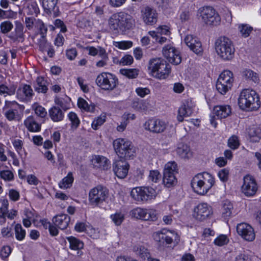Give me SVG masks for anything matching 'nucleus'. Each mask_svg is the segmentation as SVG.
Segmentation results:
<instances>
[{
    "mask_svg": "<svg viewBox=\"0 0 261 261\" xmlns=\"http://www.w3.org/2000/svg\"><path fill=\"white\" fill-rule=\"evenodd\" d=\"M135 19L128 13L120 12L113 14L108 20L110 28L122 32L129 30L135 25Z\"/></svg>",
    "mask_w": 261,
    "mask_h": 261,
    "instance_id": "1",
    "label": "nucleus"
},
{
    "mask_svg": "<svg viewBox=\"0 0 261 261\" xmlns=\"http://www.w3.org/2000/svg\"><path fill=\"white\" fill-rule=\"evenodd\" d=\"M215 184L213 176L208 172L198 173L192 179L191 185L194 191L199 195H205Z\"/></svg>",
    "mask_w": 261,
    "mask_h": 261,
    "instance_id": "2",
    "label": "nucleus"
},
{
    "mask_svg": "<svg viewBox=\"0 0 261 261\" xmlns=\"http://www.w3.org/2000/svg\"><path fill=\"white\" fill-rule=\"evenodd\" d=\"M238 105L243 110L253 111L257 110L260 104L259 97L254 90L244 89L240 93Z\"/></svg>",
    "mask_w": 261,
    "mask_h": 261,
    "instance_id": "3",
    "label": "nucleus"
},
{
    "mask_svg": "<svg viewBox=\"0 0 261 261\" xmlns=\"http://www.w3.org/2000/svg\"><path fill=\"white\" fill-rule=\"evenodd\" d=\"M217 55L223 60L230 61L234 55L235 48L232 42L228 38L222 36L218 38L215 43Z\"/></svg>",
    "mask_w": 261,
    "mask_h": 261,
    "instance_id": "4",
    "label": "nucleus"
},
{
    "mask_svg": "<svg viewBox=\"0 0 261 261\" xmlns=\"http://www.w3.org/2000/svg\"><path fill=\"white\" fill-rule=\"evenodd\" d=\"M113 146L116 153L121 158L129 159L135 156L136 148L127 139H117L113 142Z\"/></svg>",
    "mask_w": 261,
    "mask_h": 261,
    "instance_id": "5",
    "label": "nucleus"
},
{
    "mask_svg": "<svg viewBox=\"0 0 261 261\" xmlns=\"http://www.w3.org/2000/svg\"><path fill=\"white\" fill-rule=\"evenodd\" d=\"M18 108L23 111L24 107L15 101L5 100L2 108V113L9 121H19L22 118V112L19 113Z\"/></svg>",
    "mask_w": 261,
    "mask_h": 261,
    "instance_id": "6",
    "label": "nucleus"
},
{
    "mask_svg": "<svg viewBox=\"0 0 261 261\" xmlns=\"http://www.w3.org/2000/svg\"><path fill=\"white\" fill-rule=\"evenodd\" d=\"M201 21L206 25L216 26L220 24L221 18L218 12L212 7L205 6L198 10Z\"/></svg>",
    "mask_w": 261,
    "mask_h": 261,
    "instance_id": "7",
    "label": "nucleus"
},
{
    "mask_svg": "<svg viewBox=\"0 0 261 261\" xmlns=\"http://www.w3.org/2000/svg\"><path fill=\"white\" fill-rule=\"evenodd\" d=\"M95 82L98 87L106 91L114 90L119 83L116 76L109 72H102L99 74L97 76Z\"/></svg>",
    "mask_w": 261,
    "mask_h": 261,
    "instance_id": "8",
    "label": "nucleus"
},
{
    "mask_svg": "<svg viewBox=\"0 0 261 261\" xmlns=\"http://www.w3.org/2000/svg\"><path fill=\"white\" fill-rule=\"evenodd\" d=\"M233 74L229 70H224L219 75L216 83V88L221 94H225L231 89L233 83Z\"/></svg>",
    "mask_w": 261,
    "mask_h": 261,
    "instance_id": "9",
    "label": "nucleus"
},
{
    "mask_svg": "<svg viewBox=\"0 0 261 261\" xmlns=\"http://www.w3.org/2000/svg\"><path fill=\"white\" fill-rule=\"evenodd\" d=\"M108 195V190L98 185L90 190L88 196L89 203L93 206H97L106 200Z\"/></svg>",
    "mask_w": 261,
    "mask_h": 261,
    "instance_id": "10",
    "label": "nucleus"
},
{
    "mask_svg": "<svg viewBox=\"0 0 261 261\" xmlns=\"http://www.w3.org/2000/svg\"><path fill=\"white\" fill-rule=\"evenodd\" d=\"M130 195L138 201H147L155 197V191L149 187H137L132 190Z\"/></svg>",
    "mask_w": 261,
    "mask_h": 261,
    "instance_id": "11",
    "label": "nucleus"
},
{
    "mask_svg": "<svg viewBox=\"0 0 261 261\" xmlns=\"http://www.w3.org/2000/svg\"><path fill=\"white\" fill-rule=\"evenodd\" d=\"M177 173V166L175 162H168L164 168L163 183L168 188L174 186L177 182L175 174Z\"/></svg>",
    "mask_w": 261,
    "mask_h": 261,
    "instance_id": "12",
    "label": "nucleus"
},
{
    "mask_svg": "<svg viewBox=\"0 0 261 261\" xmlns=\"http://www.w3.org/2000/svg\"><path fill=\"white\" fill-rule=\"evenodd\" d=\"M163 55L168 61L174 65H178L181 62L179 51L174 47L167 45L163 48Z\"/></svg>",
    "mask_w": 261,
    "mask_h": 261,
    "instance_id": "13",
    "label": "nucleus"
},
{
    "mask_svg": "<svg viewBox=\"0 0 261 261\" xmlns=\"http://www.w3.org/2000/svg\"><path fill=\"white\" fill-rule=\"evenodd\" d=\"M132 217L137 219H141L145 221L156 220L157 217L155 212L141 207H136L130 212Z\"/></svg>",
    "mask_w": 261,
    "mask_h": 261,
    "instance_id": "14",
    "label": "nucleus"
},
{
    "mask_svg": "<svg viewBox=\"0 0 261 261\" xmlns=\"http://www.w3.org/2000/svg\"><path fill=\"white\" fill-rule=\"evenodd\" d=\"M212 214V207L205 203L198 204L194 209L193 216L200 221L205 220Z\"/></svg>",
    "mask_w": 261,
    "mask_h": 261,
    "instance_id": "15",
    "label": "nucleus"
},
{
    "mask_svg": "<svg viewBox=\"0 0 261 261\" xmlns=\"http://www.w3.org/2000/svg\"><path fill=\"white\" fill-rule=\"evenodd\" d=\"M237 231L238 234L246 241H253L255 238L254 229L247 223L239 224L237 226Z\"/></svg>",
    "mask_w": 261,
    "mask_h": 261,
    "instance_id": "16",
    "label": "nucleus"
},
{
    "mask_svg": "<svg viewBox=\"0 0 261 261\" xmlns=\"http://www.w3.org/2000/svg\"><path fill=\"white\" fill-rule=\"evenodd\" d=\"M257 190V186L254 178L250 175H246L242 186V192L247 196H252L255 194Z\"/></svg>",
    "mask_w": 261,
    "mask_h": 261,
    "instance_id": "17",
    "label": "nucleus"
},
{
    "mask_svg": "<svg viewBox=\"0 0 261 261\" xmlns=\"http://www.w3.org/2000/svg\"><path fill=\"white\" fill-rule=\"evenodd\" d=\"M129 169V165L125 160H116L113 164V170L115 174L121 179L127 176Z\"/></svg>",
    "mask_w": 261,
    "mask_h": 261,
    "instance_id": "18",
    "label": "nucleus"
},
{
    "mask_svg": "<svg viewBox=\"0 0 261 261\" xmlns=\"http://www.w3.org/2000/svg\"><path fill=\"white\" fill-rule=\"evenodd\" d=\"M166 127V123L160 119H149L144 124V127L146 130L156 134L164 132Z\"/></svg>",
    "mask_w": 261,
    "mask_h": 261,
    "instance_id": "19",
    "label": "nucleus"
},
{
    "mask_svg": "<svg viewBox=\"0 0 261 261\" xmlns=\"http://www.w3.org/2000/svg\"><path fill=\"white\" fill-rule=\"evenodd\" d=\"M154 237L156 241L161 243L165 242L167 244H171L173 242V239H174L175 241L179 240V237L177 236V233L166 230H163L160 232H156Z\"/></svg>",
    "mask_w": 261,
    "mask_h": 261,
    "instance_id": "20",
    "label": "nucleus"
},
{
    "mask_svg": "<svg viewBox=\"0 0 261 261\" xmlns=\"http://www.w3.org/2000/svg\"><path fill=\"white\" fill-rule=\"evenodd\" d=\"M143 21L147 25H153L158 20V13L155 9L146 7L141 11Z\"/></svg>",
    "mask_w": 261,
    "mask_h": 261,
    "instance_id": "21",
    "label": "nucleus"
},
{
    "mask_svg": "<svg viewBox=\"0 0 261 261\" xmlns=\"http://www.w3.org/2000/svg\"><path fill=\"white\" fill-rule=\"evenodd\" d=\"M186 45L195 54H201L203 51L202 44L199 40L192 35H187L184 39Z\"/></svg>",
    "mask_w": 261,
    "mask_h": 261,
    "instance_id": "22",
    "label": "nucleus"
},
{
    "mask_svg": "<svg viewBox=\"0 0 261 261\" xmlns=\"http://www.w3.org/2000/svg\"><path fill=\"white\" fill-rule=\"evenodd\" d=\"M52 221L55 225L63 230L67 228L70 221V217L67 214H61L54 216Z\"/></svg>",
    "mask_w": 261,
    "mask_h": 261,
    "instance_id": "23",
    "label": "nucleus"
},
{
    "mask_svg": "<svg viewBox=\"0 0 261 261\" xmlns=\"http://www.w3.org/2000/svg\"><path fill=\"white\" fill-rule=\"evenodd\" d=\"M24 27L22 23L19 21H15L14 31L11 33L9 37L13 41H21L24 39Z\"/></svg>",
    "mask_w": 261,
    "mask_h": 261,
    "instance_id": "24",
    "label": "nucleus"
},
{
    "mask_svg": "<svg viewBox=\"0 0 261 261\" xmlns=\"http://www.w3.org/2000/svg\"><path fill=\"white\" fill-rule=\"evenodd\" d=\"M213 113L218 118H225L231 113V109L229 106H217L213 109Z\"/></svg>",
    "mask_w": 261,
    "mask_h": 261,
    "instance_id": "25",
    "label": "nucleus"
},
{
    "mask_svg": "<svg viewBox=\"0 0 261 261\" xmlns=\"http://www.w3.org/2000/svg\"><path fill=\"white\" fill-rule=\"evenodd\" d=\"M34 94L33 91L29 85H24L17 90L18 97L22 100H30Z\"/></svg>",
    "mask_w": 261,
    "mask_h": 261,
    "instance_id": "26",
    "label": "nucleus"
},
{
    "mask_svg": "<svg viewBox=\"0 0 261 261\" xmlns=\"http://www.w3.org/2000/svg\"><path fill=\"white\" fill-rule=\"evenodd\" d=\"M92 161L96 167L103 170H107L110 168L109 160L103 156L95 155Z\"/></svg>",
    "mask_w": 261,
    "mask_h": 261,
    "instance_id": "27",
    "label": "nucleus"
},
{
    "mask_svg": "<svg viewBox=\"0 0 261 261\" xmlns=\"http://www.w3.org/2000/svg\"><path fill=\"white\" fill-rule=\"evenodd\" d=\"M27 129L31 132H38L41 129V125L38 123L33 116H29L24 121Z\"/></svg>",
    "mask_w": 261,
    "mask_h": 261,
    "instance_id": "28",
    "label": "nucleus"
},
{
    "mask_svg": "<svg viewBox=\"0 0 261 261\" xmlns=\"http://www.w3.org/2000/svg\"><path fill=\"white\" fill-rule=\"evenodd\" d=\"M158 69L155 73H153V76L159 79H165L167 77L170 72L169 65L166 64V62H163V64Z\"/></svg>",
    "mask_w": 261,
    "mask_h": 261,
    "instance_id": "29",
    "label": "nucleus"
},
{
    "mask_svg": "<svg viewBox=\"0 0 261 261\" xmlns=\"http://www.w3.org/2000/svg\"><path fill=\"white\" fill-rule=\"evenodd\" d=\"M164 59L161 58H153L149 60L148 69L150 73L153 76V73L154 74L157 71L158 69L160 68L164 62Z\"/></svg>",
    "mask_w": 261,
    "mask_h": 261,
    "instance_id": "30",
    "label": "nucleus"
},
{
    "mask_svg": "<svg viewBox=\"0 0 261 261\" xmlns=\"http://www.w3.org/2000/svg\"><path fill=\"white\" fill-rule=\"evenodd\" d=\"M49 115L54 122L61 121L64 118L63 112L60 108L57 107H53L49 110Z\"/></svg>",
    "mask_w": 261,
    "mask_h": 261,
    "instance_id": "31",
    "label": "nucleus"
},
{
    "mask_svg": "<svg viewBox=\"0 0 261 261\" xmlns=\"http://www.w3.org/2000/svg\"><path fill=\"white\" fill-rule=\"evenodd\" d=\"M192 108L186 105H182L178 109L177 119L178 121L182 122L184 118L189 117L192 114Z\"/></svg>",
    "mask_w": 261,
    "mask_h": 261,
    "instance_id": "32",
    "label": "nucleus"
},
{
    "mask_svg": "<svg viewBox=\"0 0 261 261\" xmlns=\"http://www.w3.org/2000/svg\"><path fill=\"white\" fill-rule=\"evenodd\" d=\"M35 90L38 93H45L47 90V82L43 77H38L34 86Z\"/></svg>",
    "mask_w": 261,
    "mask_h": 261,
    "instance_id": "33",
    "label": "nucleus"
},
{
    "mask_svg": "<svg viewBox=\"0 0 261 261\" xmlns=\"http://www.w3.org/2000/svg\"><path fill=\"white\" fill-rule=\"evenodd\" d=\"M176 152L181 158H189L191 156L189 147L182 143L178 144Z\"/></svg>",
    "mask_w": 261,
    "mask_h": 261,
    "instance_id": "34",
    "label": "nucleus"
},
{
    "mask_svg": "<svg viewBox=\"0 0 261 261\" xmlns=\"http://www.w3.org/2000/svg\"><path fill=\"white\" fill-rule=\"evenodd\" d=\"M233 209L232 204L229 201H224L222 208V216L225 219L231 216L232 211Z\"/></svg>",
    "mask_w": 261,
    "mask_h": 261,
    "instance_id": "35",
    "label": "nucleus"
},
{
    "mask_svg": "<svg viewBox=\"0 0 261 261\" xmlns=\"http://www.w3.org/2000/svg\"><path fill=\"white\" fill-rule=\"evenodd\" d=\"M77 105L79 108L83 111L88 112H93L95 110V105L91 103L89 105L88 102L83 98H79L78 99Z\"/></svg>",
    "mask_w": 261,
    "mask_h": 261,
    "instance_id": "36",
    "label": "nucleus"
},
{
    "mask_svg": "<svg viewBox=\"0 0 261 261\" xmlns=\"http://www.w3.org/2000/svg\"><path fill=\"white\" fill-rule=\"evenodd\" d=\"M248 135L252 142H257L261 138V128L258 127H252L249 129Z\"/></svg>",
    "mask_w": 261,
    "mask_h": 261,
    "instance_id": "37",
    "label": "nucleus"
},
{
    "mask_svg": "<svg viewBox=\"0 0 261 261\" xmlns=\"http://www.w3.org/2000/svg\"><path fill=\"white\" fill-rule=\"evenodd\" d=\"M16 89V86L12 85L7 86L4 84L0 85V94L4 95V96L7 95H13L15 94Z\"/></svg>",
    "mask_w": 261,
    "mask_h": 261,
    "instance_id": "38",
    "label": "nucleus"
},
{
    "mask_svg": "<svg viewBox=\"0 0 261 261\" xmlns=\"http://www.w3.org/2000/svg\"><path fill=\"white\" fill-rule=\"evenodd\" d=\"M46 35H35L36 43L39 46L40 49L43 51L45 50L47 46V41L46 38Z\"/></svg>",
    "mask_w": 261,
    "mask_h": 261,
    "instance_id": "39",
    "label": "nucleus"
},
{
    "mask_svg": "<svg viewBox=\"0 0 261 261\" xmlns=\"http://www.w3.org/2000/svg\"><path fill=\"white\" fill-rule=\"evenodd\" d=\"M139 70L136 68L134 69H121L120 73L127 77L128 79H135L139 74Z\"/></svg>",
    "mask_w": 261,
    "mask_h": 261,
    "instance_id": "40",
    "label": "nucleus"
},
{
    "mask_svg": "<svg viewBox=\"0 0 261 261\" xmlns=\"http://www.w3.org/2000/svg\"><path fill=\"white\" fill-rule=\"evenodd\" d=\"M57 0H44L42 2V6L46 13H51L55 11Z\"/></svg>",
    "mask_w": 261,
    "mask_h": 261,
    "instance_id": "41",
    "label": "nucleus"
},
{
    "mask_svg": "<svg viewBox=\"0 0 261 261\" xmlns=\"http://www.w3.org/2000/svg\"><path fill=\"white\" fill-rule=\"evenodd\" d=\"M70 244V248L73 250H79L83 248L84 244L82 242L74 237H70L67 238Z\"/></svg>",
    "mask_w": 261,
    "mask_h": 261,
    "instance_id": "42",
    "label": "nucleus"
},
{
    "mask_svg": "<svg viewBox=\"0 0 261 261\" xmlns=\"http://www.w3.org/2000/svg\"><path fill=\"white\" fill-rule=\"evenodd\" d=\"M134 250L136 254L143 259L148 257L150 255L148 250L143 246H135Z\"/></svg>",
    "mask_w": 261,
    "mask_h": 261,
    "instance_id": "43",
    "label": "nucleus"
},
{
    "mask_svg": "<svg viewBox=\"0 0 261 261\" xmlns=\"http://www.w3.org/2000/svg\"><path fill=\"white\" fill-rule=\"evenodd\" d=\"M68 117L71 121V127L72 130H75L79 126L80 121L77 115L72 112L68 114Z\"/></svg>",
    "mask_w": 261,
    "mask_h": 261,
    "instance_id": "44",
    "label": "nucleus"
},
{
    "mask_svg": "<svg viewBox=\"0 0 261 261\" xmlns=\"http://www.w3.org/2000/svg\"><path fill=\"white\" fill-rule=\"evenodd\" d=\"M239 30L241 36L246 38L253 31V28L246 24H241L239 25Z\"/></svg>",
    "mask_w": 261,
    "mask_h": 261,
    "instance_id": "45",
    "label": "nucleus"
},
{
    "mask_svg": "<svg viewBox=\"0 0 261 261\" xmlns=\"http://www.w3.org/2000/svg\"><path fill=\"white\" fill-rule=\"evenodd\" d=\"M243 76L247 80H249L257 83L259 81V77L257 74L253 71L249 69H246L243 72Z\"/></svg>",
    "mask_w": 261,
    "mask_h": 261,
    "instance_id": "46",
    "label": "nucleus"
},
{
    "mask_svg": "<svg viewBox=\"0 0 261 261\" xmlns=\"http://www.w3.org/2000/svg\"><path fill=\"white\" fill-rule=\"evenodd\" d=\"M73 181V177L71 173H69L67 176L64 177L62 180L59 183V187L61 188H69Z\"/></svg>",
    "mask_w": 261,
    "mask_h": 261,
    "instance_id": "47",
    "label": "nucleus"
},
{
    "mask_svg": "<svg viewBox=\"0 0 261 261\" xmlns=\"http://www.w3.org/2000/svg\"><path fill=\"white\" fill-rule=\"evenodd\" d=\"M13 24L9 20H6L1 22L0 24L1 32L3 34H7L9 33L13 29Z\"/></svg>",
    "mask_w": 261,
    "mask_h": 261,
    "instance_id": "48",
    "label": "nucleus"
},
{
    "mask_svg": "<svg viewBox=\"0 0 261 261\" xmlns=\"http://www.w3.org/2000/svg\"><path fill=\"white\" fill-rule=\"evenodd\" d=\"M15 233L17 240L21 241L24 239L25 236V231L20 224H17L15 226Z\"/></svg>",
    "mask_w": 261,
    "mask_h": 261,
    "instance_id": "49",
    "label": "nucleus"
},
{
    "mask_svg": "<svg viewBox=\"0 0 261 261\" xmlns=\"http://www.w3.org/2000/svg\"><path fill=\"white\" fill-rule=\"evenodd\" d=\"M228 242L229 239L226 235L220 234L215 239L214 243L218 246H223L227 244Z\"/></svg>",
    "mask_w": 261,
    "mask_h": 261,
    "instance_id": "50",
    "label": "nucleus"
},
{
    "mask_svg": "<svg viewBox=\"0 0 261 261\" xmlns=\"http://www.w3.org/2000/svg\"><path fill=\"white\" fill-rule=\"evenodd\" d=\"M28 14L29 15H37L39 12V9L37 4L36 2H32L29 4L27 7Z\"/></svg>",
    "mask_w": 261,
    "mask_h": 261,
    "instance_id": "51",
    "label": "nucleus"
},
{
    "mask_svg": "<svg viewBox=\"0 0 261 261\" xmlns=\"http://www.w3.org/2000/svg\"><path fill=\"white\" fill-rule=\"evenodd\" d=\"M228 146L232 149H236L240 146L238 137L233 135L228 140Z\"/></svg>",
    "mask_w": 261,
    "mask_h": 261,
    "instance_id": "52",
    "label": "nucleus"
},
{
    "mask_svg": "<svg viewBox=\"0 0 261 261\" xmlns=\"http://www.w3.org/2000/svg\"><path fill=\"white\" fill-rule=\"evenodd\" d=\"M35 27L39 30L38 35H46L47 28L41 20H36Z\"/></svg>",
    "mask_w": 261,
    "mask_h": 261,
    "instance_id": "53",
    "label": "nucleus"
},
{
    "mask_svg": "<svg viewBox=\"0 0 261 261\" xmlns=\"http://www.w3.org/2000/svg\"><path fill=\"white\" fill-rule=\"evenodd\" d=\"M111 218L116 225H120L124 219V216L121 213H117L112 215Z\"/></svg>",
    "mask_w": 261,
    "mask_h": 261,
    "instance_id": "54",
    "label": "nucleus"
},
{
    "mask_svg": "<svg viewBox=\"0 0 261 261\" xmlns=\"http://www.w3.org/2000/svg\"><path fill=\"white\" fill-rule=\"evenodd\" d=\"M161 177V175L158 170H151L148 176V179L152 182L156 183Z\"/></svg>",
    "mask_w": 261,
    "mask_h": 261,
    "instance_id": "55",
    "label": "nucleus"
},
{
    "mask_svg": "<svg viewBox=\"0 0 261 261\" xmlns=\"http://www.w3.org/2000/svg\"><path fill=\"white\" fill-rule=\"evenodd\" d=\"M156 32L155 31H149L148 34L153 38H155L156 39L158 38V34H167L169 31L166 29L164 28L163 27L160 26L156 29Z\"/></svg>",
    "mask_w": 261,
    "mask_h": 261,
    "instance_id": "56",
    "label": "nucleus"
},
{
    "mask_svg": "<svg viewBox=\"0 0 261 261\" xmlns=\"http://www.w3.org/2000/svg\"><path fill=\"white\" fill-rule=\"evenodd\" d=\"M0 177L5 180L10 181L13 179V173L10 170H3L0 172Z\"/></svg>",
    "mask_w": 261,
    "mask_h": 261,
    "instance_id": "57",
    "label": "nucleus"
},
{
    "mask_svg": "<svg viewBox=\"0 0 261 261\" xmlns=\"http://www.w3.org/2000/svg\"><path fill=\"white\" fill-rule=\"evenodd\" d=\"M133 45V42L130 41H123L120 42H116L115 43V46L120 49H126L131 47Z\"/></svg>",
    "mask_w": 261,
    "mask_h": 261,
    "instance_id": "58",
    "label": "nucleus"
},
{
    "mask_svg": "<svg viewBox=\"0 0 261 261\" xmlns=\"http://www.w3.org/2000/svg\"><path fill=\"white\" fill-rule=\"evenodd\" d=\"M106 121V116H100L98 117L96 120L93 121L92 124V128L96 130L99 126L101 125Z\"/></svg>",
    "mask_w": 261,
    "mask_h": 261,
    "instance_id": "59",
    "label": "nucleus"
},
{
    "mask_svg": "<svg viewBox=\"0 0 261 261\" xmlns=\"http://www.w3.org/2000/svg\"><path fill=\"white\" fill-rule=\"evenodd\" d=\"M154 2L159 8L163 10L169 8V0H154Z\"/></svg>",
    "mask_w": 261,
    "mask_h": 261,
    "instance_id": "60",
    "label": "nucleus"
},
{
    "mask_svg": "<svg viewBox=\"0 0 261 261\" xmlns=\"http://www.w3.org/2000/svg\"><path fill=\"white\" fill-rule=\"evenodd\" d=\"M133 62V57L128 55H125V56L122 57L120 61V64L123 66L129 65L132 64Z\"/></svg>",
    "mask_w": 261,
    "mask_h": 261,
    "instance_id": "61",
    "label": "nucleus"
},
{
    "mask_svg": "<svg viewBox=\"0 0 261 261\" xmlns=\"http://www.w3.org/2000/svg\"><path fill=\"white\" fill-rule=\"evenodd\" d=\"M37 20V19L33 17H25V23L27 28L28 30H31L34 25L36 26V22Z\"/></svg>",
    "mask_w": 261,
    "mask_h": 261,
    "instance_id": "62",
    "label": "nucleus"
},
{
    "mask_svg": "<svg viewBox=\"0 0 261 261\" xmlns=\"http://www.w3.org/2000/svg\"><path fill=\"white\" fill-rule=\"evenodd\" d=\"M218 175L221 181H226L228 179L229 171L226 169H223L218 172Z\"/></svg>",
    "mask_w": 261,
    "mask_h": 261,
    "instance_id": "63",
    "label": "nucleus"
},
{
    "mask_svg": "<svg viewBox=\"0 0 261 261\" xmlns=\"http://www.w3.org/2000/svg\"><path fill=\"white\" fill-rule=\"evenodd\" d=\"M136 92L138 96L144 97L150 93V91L147 88L139 87L136 89Z\"/></svg>",
    "mask_w": 261,
    "mask_h": 261,
    "instance_id": "64",
    "label": "nucleus"
}]
</instances>
